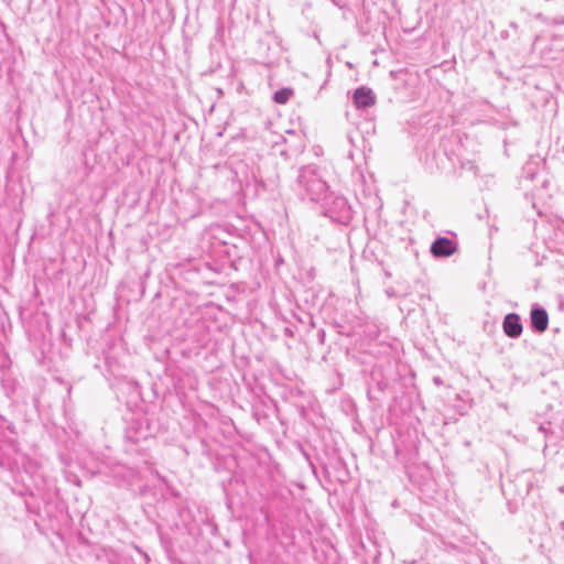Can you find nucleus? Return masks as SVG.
Instances as JSON below:
<instances>
[{"mask_svg":"<svg viewBox=\"0 0 564 564\" xmlns=\"http://www.w3.org/2000/svg\"><path fill=\"white\" fill-rule=\"evenodd\" d=\"M296 189L302 199L317 203L326 197L328 185L316 165H306L299 170Z\"/></svg>","mask_w":564,"mask_h":564,"instance_id":"f257e3e1","label":"nucleus"},{"mask_svg":"<svg viewBox=\"0 0 564 564\" xmlns=\"http://www.w3.org/2000/svg\"><path fill=\"white\" fill-rule=\"evenodd\" d=\"M321 202H323L326 216L340 223H346L350 219V207L345 197L334 196L327 193L326 197L322 198Z\"/></svg>","mask_w":564,"mask_h":564,"instance_id":"f03ea898","label":"nucleus"},{"mask_svg":"<svg viewBox=\"0 0 564 564\" xmlns=\"http://www.w3.org/2000/svg\"><path fill=\"white\" fill-rule=\"evenodd\" d=\"M457 249L455 241L447 237L437 238L431 246V253L436 258L452 256Z\"/></svg>","mask_w":564,"mask_h":564,"instance_id":"7ed1b4c3","label":"nucleus"},{"mask_svg":"<svg viewBox=\"0 0 564 564\" xmlns=\"http://www.w3.org/2000/svg\"><path fill=\"white\" fill-rule=\"evenodd\" d=\"M352 102L357 109H367L376 104V95L370 88L361 86L354 91Z\"/></svg>","mask_w":564,"mask_h":564,"instance_id":"20e7f679","label":"nucleus"},{"mask_svg":"<svg viewBox=\"0 0 564 564\" xmlns=\"http://www.w3.org/2000/svg\"><path fill=\"white\" fill-rule=\"evenodd\" d=\"M502 328L505 334L510 338H518L522 334V324L520 317L516 313H509L505 316Z\"/></svg>","mask_w":564,"mask_h":564,"instance_id":"39448f33","label":"nucleus"},{"mask_svg":"<svg viewBox=\"0 0 564 564\" xmlns=\"http://www.w3.org/2000/svg\"><path fill=\"white\" fill-rule=\"evenodd\" d=\"M530 322L535 332L543 333L549 325V315L543 307H533L530 313Z\"/></svg>","mask_w":564,"mask_h":564,"instance_id":"423d86ee","label":"nucleus"},{"mask_svg":"<svg viewBox=\"0 0 564 564\" xmlns=\"http://www.w3.org/2000/svg\"><path fill=\"white\" fill-rule=\"evenodd\" d=\"M292 96H293L292 88H282L274 93L273 100L276 104L284 105L291 99Z\"/></svg>","mask_w":564,"mask_h":564,"instance_id":"0eeeda50","label":"nucleus"},{"mask_svg":"<svg viewBox=\"0 0 564 564\" xmlns=\"http://www.w3.org/2000/svg\"><path fill=\"white\" fill-rule=\"evenodd\" d=\"M553 23L554 24H560V25L564 24V17H556V18H554Z\"/></svg>","mask_w":564,"mask_h":564,"instance_id":"6e6552de","label":"nucleus"},{"mask_svg":"<svg viewBox=\"0 0 564 564\" xmlns=\"http://www.w3.org/2000/svg\"><path fill=\"white\" fill-rule=\"evenodd\" d=\"M561 527L564 529V522L561 523Z\"/></svg>","mask_w":564,"mask_h":564,"instance_id":"1a4fd4ad","label":"nucleus"}]
</instances>
